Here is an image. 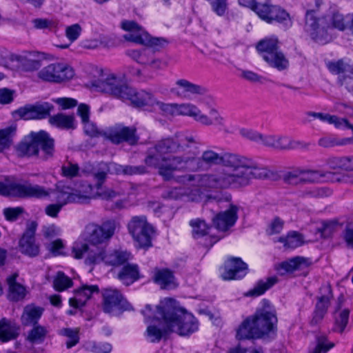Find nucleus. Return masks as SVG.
I'll return each instance as SVG.
<instances>
[{
    "instance_id": "e433bc0d",
    "label": "nucleus",
    "mask_w": 353,
    "mask_h": 353,
    "mask_svg": "<svg viewBox=\"0 0 353 353\" xmlns=\"http://www.w3.org/2000/svg\"><path fill=\"white\" fill-rule=\"evenodd\" d=\"M274 242L283 243L286 248H296L303 243V236L295 231L288 233L286 236H281L274 240Z\"/></svg>"
},
{
    "instance_id": "5fc2aeb1",
    "label": "nucleus",
    "mask_w": 353,
    "mask_h": 353,
    "mask_svg": "<svg viewBox=\"0 0 353 353\" xmlns=\"http://www.w3.org/2000/svg\"><path fill=\"white\" fill-rule=\"evenodd\" d=\"M301 169L296 168L286 172L283 176L285 183L292 185H302Z\"/></svg>"
},
{
    "instance_id": "2eb2a0df",
    "label": "nucleus",
    "mask_w": 353,
    "mask_h": 353,
    "mask_svg": "<svg viewBox=\"0 0 353 353\" xmlns=\"http://www.w3.org/2000/svg\"><path fill=\"white\" fill-rule=\"evenodd\" d=\"M263 145L278 150H286L296 148H307L310 143L296 141L287 136L265 134L263 138Z\"/></svg>"
},
{
    "instance_id": "bf43d9fd",
    "label": "nucleus",
    "mask_w": 353,
    "mask_h": 353,
    "mask_svg": "<svg viewBox=\"0 0 353 353\" xmlns=\"http://www.w3.org/2000/svg\"><path fill=\"white\" fill-rule=\"evenodd\" d=\"M79 167L77 164L68 162L61 167V174L63 176L72 179L80 176Z\"/></svg>"
},
{
    "instance_id": "6ab92c4d",
    "label": "nucleus",
    "mask_w": 353,
    "mask_h": 353,
    "mask_svg": "<svg viewBox=\"0 0 353 353\" xmlns=\"http://www.w3.org/2000/svg\"><path fill=\"white\" fill-rule=\"evenodd\" d=\"M119 167L116 163L101 161L90 169L87 168H83L81 172L85 174H91L97 181L95 185L97 189L100 190L107 179L108 174H117V169Z\"/></svg>"
},
{
    "instance_id": "603ef678",
    "label": "nucleus",
    "mask_w": 353,
    "mask_h": 353,
    "mask_svg": "<svg viewBox=\"0 0 353 353\" xmlns=\"http://www.w3.org/2000/svg\"><path fill=\"white\" fill-rule=\"evenodd\" d=\"M190 225L192 228V235L194 239H199L208 234L210 228L204 221L200 219L192 220L190 221Z\"/></svg>"
},
{
    "instance_id": "6e6d98bb",
    "label": "nucleus",
    "mask_w": 353,
    "mask_h": 353,
    "mask_svg": "<svg viewBox=\"0 0 353 353\" xmlns=\"http://www.w3.org/2000/svg\"><path fill=\"white\" fill-rule=\"evenodd\" d=\"M303 197L308 198H323L332 194V190L326 187L314 188L302 192Z\"/></svg>"
},
{
    "instance_id": "f8f14e48",
    "label": "nucleus",
    "mask_w": 353,
    "mask_h": 353,
    "mask_svg": "<svg viewBox=\"0 0 353 353\" xmlns=\"http://www.w3.org/2000/svg\"><path fill=\"white\" fill-rule=\"evenodd\" d=\"M72 254L77 259H82L85 256V263L90 265L104 261L105 257L103 248L81 242L74 243Z\"/></svg>"
},
{
    "instance_id": "8fccbe9b",
    "label": "nucleus",
    "mask_w": 353,
    "mask_h": 353,
    "mask_svg": "<svg viewBox=\"0 0 353 353\" xmlns=\"http://www.w3.org/2000/svg\"><path fill=\"white\" fill-rule=\"evenodd\" d=\"M125 54L139 64L146 65L150 63V52L145 49L128 50L125 51Z\"/></svg>"
},
{
    "instance_id": "49530a36",
    "label": "nucleus",
    "mask_w": 353,
    "mask_h": 353,
    "mask_svg": "<svg viewBox=\"0 0 353 353\" xmlns=\"http://www.w3.org/2000/svg\"><path fill=\"white\" fill-rule=\"evenodd\" d=\"M327 66L332 73L339 74V76L346 75L353 68V65H350L342 59L329 62Z\"/></svg>"
},
{
    "instance_id": "58836bf2",
    "label": "nucleus",
    "mask_w": 353,
    "mask_h": 353,
    "mask_svg": "<svg viewBox=\"0 0 353 353\" xmlns=\"http://www.w3.org/2000/svg\"><path fill=\"white\" fill-rule=\"evenodd\" d=\"M278 282L276 276H271L265 281H259L254 288L248 292L247 296H257L263 294L266 290L272 287Z\"/></svg>"
},
{
    "instance_id": "412c9836",
    "label": "nucleus",
    "mask_w": 353,
    "mask_h": 353,
    "mask_svg": "<svg viewBox=\"0 0 353 353\" xmlns=\"http://www.w3.org/2000/svg\"><path fill=\"white\" fill-rule=\"evenodd\" d=\"M53 110V105L44 102L19 108L15 113L24 120L41 119L49 116Z\"/></svg>"
},
{
    "instance_id": "e2e57ef3",
    "label": "nucleus",
    "mask_w": 353,
    "mask_h": 353,
    "mask_svg": "<svg viewBox=\"0 0 353 353\" xmlns=\"http://www.w3.org/2000/svg\"><path fill=\"white\" fill-rule=\"evenodd\" d=\"M157 104L163 114L167 117H175L177 112V103H165L157 101Z\"/></svg>"
},
{
    "instance_id": "a211bd4d",
    "label": "nucleus",
    "mask_w": 353,
    "mask_h": 353,
    "mask_svg": "<svg viewBox=\"0 0 353 353\" xmlns=\"http://www.w3.org/2000/svg\"><path fill=\"white\" fill-rule=\"evenodd\" d=\"M255 12L261 19L268 23L273 21L281 23L289 18V14L285 10L268 3H258L255 7Z\"/></svg>"
},
{
    "instance_id": "774afa93",
    "label": "nucleus",
    "mask_w": 353,
    "mask_h": 353,
    "mask_svg": "<svg viewBox=\"0 0 353 353\" xmlns=\"http://www.w3.org/2000/svg\"><path fill=\"white\" fill-rule=\"evenodd\" d=\"M212 10L219 16L225 14L227 10L226 0H210Z\"/></svg>"
},
{
    "instance_id": "c9c22d12",
    "label": "nucleus",
    "mask_w": 353,
    "mask_h": 353,
    "mask_svg": "<svg viewBox=\"0 0 353 353\" xmlns=\"http://www.w3.org/2000/svg\"><path fill=\"white\" fill-rule=\"evenodd\" d=\"M256 48L264 59L268 54L279 50L278 39L274 37L265 38L258 43Z\"/></svg>"
},
{
    "instance_id": "20e7f679",
    "label": "nucleus",
    "mask_w": 353,
    "mask_h": 353,
    "mask_svg": "<svg viewBox=\"0 0 353 353\" xmlns=\"http://www.w3.org/2000/svg\"><path fill=\"white\" fill-rule=\"evenodd\" d=\"M145 321L150 323L146 330V334L151 343H157L162 337L171 332L170 325L165 316H168L165 310L160 308V303L154 310L150 305H147L142 310Z\"/></svg>"
},
{
    "instance_id": "393cba45",
    "label": "nucleus",
    "mask_w": 353,
    "mask_h": 353,
    "mask_svg": "<svg viewBox=\"0 0 353 353\" xmlns=\"http://www.w3.org/2000/svg\"><path fill=\"white\" fill-rule=\"evenodd\" d=\"M121 28L128 32L123 35L125 41L144 45L147 43V32L133 21H125L121 23Z\"/></svg>"
},
{
    "instance_id": "f03ea898",
    "label": "nucleus",
    "mask_w": 353,
    "mask_h": 353,
    "mask_svg": "<svg viewBox=\"0 0 353 353\" xmlns=\"http://www.w3.org/2000/svg\"><path fill=\"white\" fill-rule=\"evenodd\" d=\"M277 322L275 308L268 301L263 300L262 306L242 322L237 330L236 338L241 340L270 337L275 334Z\"/></svg>"
},
{
    "instance_id": "bb28decb",
    "label": "nucleus",
    "mask_w": 353,
    "mask_h": 353,
    "mask_svg": "<svg viewBox=\"0 0 353 353\" xmlns=\"http://www.w3.org/2000/svg\"><path fill=\"white\" fill-rule=\"evenodd\" d=\"M94 292H99L97 285H82L80 288L75 290V297L70 299V305L74 308L83 306L86 301L91 298Z\"/></svg>"
},
{
    "instance_id": "052dcab7",
    "label": "nucleus",
    "mask_w": 353,
    "mask_h": 353,
    "mask_svg": "<svg viewBox=\"0 0 353 353\" xmlns=\"http://www.w3.org/2000/svg\"><path fill=\"white\" fill-rule=\"evenodd\" d=\"M336 225L337 222L335 221L323 222L322 226L316 229V232L320 234L321 237L327 238L334 232Z\"/></svg>"
},
{
    "instance_id": "ddd939ff",
    "label": "nucleus",
    "mask_w": 353,
    "mask_h": 353,
    "mask_svg": "<svg viewBox=\"0 0 353 353\" xmlns=\"http://www.w3.org/2000/svg\"><path fill=\"white\" fill-rule=\"evenodd\" d=\"M102 296L103 310L105 313L113 314L130 308V304L117 289H104Z\"/></svg>"
},
{
    "instance_id": "09e8293b",
    "label": "nucleus",
    "mask_w": 353,
    "mask_h": 353,
    "mask_svg": "<svg viewBox=\"0 0 353 353\" xmlns=\"http://www.w3.org/2000/svg\"><path fill=\"white\" fill-rule=\"evenodd\" d=\"M117 166L119 167L117 169V174H123V175H137V174H143L148 172L147 168L145 165H122L117 163Z\"/></svg>"
},
{
    "instance_id": "f257e3e1",
    "label": "nucleus",
    "mask_w": 353,
    "mask_h": 353,
    "mask_svg": "<svg viewBox=\"0 0 353 353\" xmlns=\"http://www.w3.org/2000/svg\"><path fill=\"white\" fill-rule=\"evenodd\" d=\"M199 144L194 134L179 132L149 148L144 162L157 169L165 181L185 185L196 181L200 186L210 189L241 188L250 185L252 179L277 178L276 172L237 153L221 154L206 149L198 157Z\"/></svg>"
},
{
    "instance_id": "0e129e2a",
    "label": "nucleus",
    "mask_w": 353,
    "mask_h": 353,
    "mask_svg": "<svg viewBox=\"0 0 353 353\" xmlns=\"http://www.w3.org/2000/svg\"><path fill=\"white\" fill-rule=\"evenodd\" d=\"M81 31L82 28L81 26L78 23H75L66 27L65 36L71 42H74L79 38Z\"/></svg>"
},
{
    "instance_id": "338daca9",
    "label": "nucleus",
    "mask_w": 353,
    "mask_h": 353,
    "mask_svg": "<svg viewBox=\"0 0 353 353\" xmlns=\"http://www.w3.org/2000/svg\"><path fill=\"white\" fill-rule=\"evenodd\" d=\"M23 212V209L21 207L8 208L3 210L6 219L10 221H16Z\"/></svg>"
},
{
    "instance_id": "9d476101",
    "label": "nucleus",
    "mask_w": 353,
    "mask_h": 353,
    "mask_svg": "<svg viewBox=\"0 0 353 353\" xmlns=\"http://www.w3.org/2000/svg\"><path fill=\"white\" fill-rule=\"evenodd\" d=\"M74 75L72 68L63 63H50L37 73L38 78L42 81L57 83L69 81Z\"/></svg>"
},
{
    "instance_id": "a19ab883",
    "label": "nucleus",
    "mask_w": 353,
    "mask_h": 353,
    "mask_svg": "<svg viewBox=\"0 0 353 353\" xmlns=\"http://www.w3.org/2000/svg\"><path fill=\"white\" fill-rule=\"evenodd\" d=\"M327 175L332 176V173L323 172L314 170L301 169L302 185L306 183H318L321 181V178L326 177Z\"/></svg>"
},
{
    "instance_id": "473e14b6",
    "label": "nucleus",
    "mask_w": 353,
    "mask_h": 353,
    "mask_svg": "<svg viewBox=\"0 0 353 353\" xmlns=\"http://www.w3.org/2000/svg\"><path fill=\"white\" fill-rule=\"evenodd\" d=\"M264 60L268 64L279 71L286 70L289 66V61L285 54L280 50H277L272 54H268Z\"/></svg>"
},
{
    "instance_id": "a18cd8bd",
    "label": "nucleus",
    "mask_w": 353,
    "mask_h": 353,
    "mask_svg": "<svg viewBox=\"0 0 353 353\" xmlns=\"http://www.w3.org/2000/svg\"><path fill=\"white\" fill-rule=\"evenodd\" d=\"M32 137L30 142H22L18 147V150L24 155L39 156V149L37 147V143L36 139V134L34 132L31 133Z\"/></svg>"
},
{
    "instance_id": "680f3d73",
    "label": "nucleus",
    "mask_w": 353,
    "mask_h": 353,
    "mask_svg": "<svg viewBox=\"0 0 353 353\" xmlns=\"http://www.w3.org/2000/svg\"><path fill=\"white\" fill-rule=\"evenodd\" d=\"M240 134L243 137L253 141L260 142L263 145V138L265 135L257 132L255 130L249 128H241Z\"/></svg>"
},
{
    "instance_id": "dca6fc26",
    "label": "nucleus",
    "mask_w": 353,
    "mask_h": 353,
    "mask_svg": "<svg viewBox=\"0 0 353 353\" xmlns=\"http://www.w3.org/2000/svg\"><path fill=\"white\" fill-rule=\"evenodd\" d=\"M97 90L108 93L110 95L121 100L125 89L128 85L114 75L108 77L104 80H98L92 83Z\"/></svg>"
},
{
    "instance_id": "864d4df0",
    "label": "nucleus",
    "mask_w": 353,
    "mask_h": 353,
    "mask_svg": "<svg viewBox=\"0 0 353 353\" xmlns=\"http://www.w3.org/2000/svg\"><path fill=\"white\" fill-rule=\"evenodd\" d=\"M79 328H63L59 331L61 335L68 338L66 342L67 348L70 349L79 342Z\"/></svg>"
},
{
    "instance_id": "79ce46f5",
    "label": "nucleus",
    "mask_w": 353,
    "mask_h": 353,
    "mask_svg": "<svg viewBox=\"0 0 353 353\" xmlns=\"http://www.w3.org/2000/svg\"><path fill=\"white\" fill-rule=\"evenodd\" d=\"M350 310L343 309L342 310H336L334 313V330L343 333L347 326L349 321Z\"/></svg>"
},
{
    "instance_id": "9b49d317",
    "label": "nucleus",
    "mask_w": 353,
    "mask_h": 353,
    "mask_svg": "<svg viewBox=\"0 0 353 353\" xmlns=\"http://www.w3.org/2000/svg\"><path fill=\"white\" fill-rule=\"evenodd\" d=\"M117 222L114 219H108L101 225L90 223L86 226L87 240L91 245H98L108 241L114 234Z\"/></svg>"
},
{
    "instance_id": "4468645a",
    "label": "nucleus",
    "mask_w": 353,
    "mask_h": 353,
    "mask_svg": "<svg viewBox=\"0 0 353 353\" xmlns=\"http://www.w3.org/2000/svg\"><path fill=\"white\" fill-rule=\"evenodd\" d=\"M136 129L133 127H127L119 124L110 128L103 135L114 144L128 142L134 144L137 141L135 135Z\"/></svg>"
},
{
    "instance_id": "4c0bfd02",
    "label": "nucleus",
    "mask_w": 353,
    "mask_h": 353,
    "mask_svg": "<svg viewBox=\"0 0 353 353\" xmlns=\"http://www.w3.org/2000/svg\"><path fill=\"white\" fill-rule=\"evenodd\" d=\"M32 57L31 54L17 57V61L19 63V67L22 70L32 72L41 68V61L33 59Z\"/></svg>"
},
{
    "instance_id": "72a5a7b5",
    "label": "nucleus",
    "mask_w": 353,
    "mask_h": 353,
    "mask_svg": "<svg viewBox=\"0 0 353 353\" xmlns=\"http://www.w3.org/2000/svg\"><path fill=\"white\" fill-rule=\"evenodd\" d=\"M118 278L126 285L132 283L139 278L138 266L134 264L124 265L118 274Z\"/></svg>"
},
{
    "instance_id": "39448f33",
    "label": "nucleus",
    "mask_w": 353,
    "mask_h": 353,
    "mask_svg": "<svg viewBox=\"0 0 353 353\" xmlns=\"http://www.w3.org/2000/svg\"><path fill=\"white\" fill-rule=\"evenodd\" d=\"M51 192L50 189L47 190L43 186L32 185L28 181L19 182L6 179L4 182H0V194L3 196L43 199L48 196Z\"/></svg>"
},
{
    "instance_id": "c03bdc74",
    "label": "nucleus",
    "mask_w": 353,
    "mask_h": 353,
    "mask_svg": "<svg viewBox=\"0 0 353 353\" xmlns=\"http://www.w3.org/2000/svg\"><path fill=\"white\" fill-rule=\"evenodd\" d=\"M154 280L161 285L162 288H166L173 283L174 276L169 270H158L154 274Z\"/></svg>"
},
{
    "instance_id": "4be33fe9",
    "label": "nucleus",
    "mask_w": 353,
    "mask_h": 353,
    "mask_svg": "<svg viewBox=\"0 0 353 353\" xmlns=\"http://www.w3.org/2000/svg\"><path fill=\"white\" fill-rule=\"evenodd\" d=\"M238 207L230 204V208L224 212L218 213L212 219L214 227L219 231L225 232L236 223L238 215Z\"/></svg>"
},
{
    "instance_id": "c85d7f7f",
    "label": "nucleus",
    "mask_w": 353,
    "mask_h": 353,
    "mask_svg": "<svg viewBox=\"0 0 353 353\" xmlns=\"http://www.w3.org/2000/svg\"><path fill=\"white\" fill-rule=\"evenodd\" d=\"M312 264L310 259L303 256H296L281 263L278 270L281 274L301 270L309 267Z\"/></svg>"
},
{
    "instance_id": "4d7b16f0",
    "label": "nucleus",
    "mask_w": 353,
    "mask_h": 353,
    "mask_svg": "<svg viewBox=\"0 0 353 353\" xmlns=\"http://www.w3.org/2000/svg\"><path fill=\"white\" fill-rule=\"evenodd\" d=\"M316 346L309 353H325L334 347V343L327 341L325 336H319L316 339Z\"/></svg>"
},
{
    "instance_id": "2f4dec72",
    "label": "nucleus",
    "mask_w": 353,
    "mask_h": 353,
    "mask_svg": "<svg viewBox=\"0 0 353 353\" xmlns=\"http://www.w3.org/2000/svg\"><path fill=\"white\" fill-rule=\"evenodd\" d=\"M332 298L333 294L331 285L328 283L323 285L319 289V295L316 298L317 302L315 308L327 313Z\"/></svg>"
},
{
    "instance_id": "0eeeda50",
    "label": "nucleus",
    "mask_w": 353,
    "mask_h": 353,
    "mask_svg": "<svg viewBox=\"0 0 353 353\" xmlns=\"http://www.w3.org/2000/svg\"><path fill=\"white\" fill-rule=\"evenodd\" d=\"M188 116L192 117L196 121L204 125H224V118L215 108H211L209 116L203 114L195 105L190 103H177L176 116Z\"/></svg>"
},
{
    "instance_id": "b1692460",
    "label": "nucleus",
    "mask_w": 353,
    "mask_h": 353,
    "mask_svg": "<svg viewBox=\"0 0 353 353\" xmlns=\"http://www.w3.org/2000/svg\"><path fill=\"white\" fill-rule=\"evenodd\" d=\"M177 88L171 89V92L174 95L185 98L192 95H204L208 92V89L201 85L191 83L190 81L181 79L176 81Z\"/></svg>"
},
{
    "instance_id": "3c124183",
    "label": "nucleus",
    "mask_w": 353,
    "mask_h": 353,
    "mask_svg": "<svg viewBox=\"0 0 353 353\" xmlns=\"http://www.w3.org/2000/svg\"><path fill=\"white\" fill-rule=\"evenodd\" d=\"M16 128L10 126L0 130V152L8 148L12 144V137L14 134Z\"/></svg>"
},
{
    "instance_id": "f704fd0d",
    "label": "nucleus",
    "mask_w": 353,
    "mask_h": 353,
    "mask_svg": "<svg viewBox=\"0 0 353 353\" xmlns=\"http://www.w3.org/2000/svg\"><path fill=\"white\" fill-rule=\"evenodd\" d=\"M18 330L15 325L6 319L0 321V340L2 342L15 339L19 336Z\"/></svg>"
},
{
    "instance_id": "6e6552de",
    "label": "nucleus",
    "mask_w": 353,
    "mask_h": 353,
    "mask_svg": "<svg viewBox=\"0 0 353 353\" xmlns=\"http://www.w3.org/2000/svg\"><path fill=\"white\" fill-rule=\"evenodd\" d=\"M128 229L139 248H148L152 246L154 229L148 223L145 216H133L128 224Z\"/></svg>"
},
{
    "instance_id": "1a4fd4ad",
    "label": "nucleus",
    "mask_w": 353,
    "mask_h": 353,
    "mask_svg": "<svg viewBox=\"0 0 353 353\" xmlns=\"http://www.w3.org/2000/svg\"><path fill=\"white\" fill-rule=\"evenodd\" d=\"M82 190H76L74 192L70 191L68 186H57L54 191L57 203L63 207L70 203H87L92 197L93 186L89 183L82 185Z\"/></svg>"
},
{
    "instance_id": "f3484780",
    "label": "nucleus",
    "mask_w": 353,
    "mask_h": 353,
    "mask_svg": "<svg viewBox=\"0 0 353 353\" xmlns=\"http://www.w3.org/2000/svg\"><path fill=\"white\" fill-rule=\"evenodd\" d=\"M121 101L128 102L135 107L152 106L157 103L154 95L145 90L137 91L128 85L125 90Z\"/></svg>"
},
{
    "instance_id": "cd10ccee",
    "label": "nucleus",
    "mask_w": 353,
    "mask_h": 353,
    "mask_svg": "<svg viewBox=\"0 0 353 353\" xmlns=\"http://www.w3.org/2000/svg\"><path fill=\"white\" fill-rule=\"evenodd\" d=\"M19 276L17 272H14L8 276L6 279V282L8 285V299L12 301H19L23 300L26 295V288L17 282V279Z\"/></svg>"
},
{
    "instance_id": "5701e85b",
    "label": "nucleus",
    "mask_w": 353,
    "mask_h": 353,
    "mask_svg": "<svg viewBox=\"0 0 353 353\" xmlns=\"http://www.w3.org/2000/svg\"><path fill=\"white\" fill-rule=\"evenodd\" d=\"M247 270V264L241 259L232 258L225 263L221 277L224 280L239 279L245 276Z\"/></svg>"
},
{
    "instance_id": "423d86ee",
    "label": "nucleus",
    "mask_w": 353,
    "mask_h": 353,
    "mask_svg": "<svg viewBox=\"0 0 353 353\" xmlns=\"http://www.w3.org/2000/svg\"><path fill=\"white\" fill-rule=\"evenodd\" d=\"M303 28L316 42H327L331 28L330 21L324 16L319 17L314 10H308L305 14Z\"/></svg>"
},
{
    "instance_id": "13d9d810",
    "label": "nucleus",
    "mask_w": 353,
    "mask_h": 353,
    "mask_svg": "<svg viewBox=\"0 0 353 353\" xmlns=\"http://www.w3.org/2000/svg\"><path fill=\"white\" fill-rule=\"evenodd\" d=\"M347 143L348 139L339 140L334 137H323L318 141L319 145L325 148H332L335 145H345Z\"/></svg>"
},
{
    "instance_id": "de8ad7c7",
    "label": "nucleus",
    "mask_w": 353,
    "mask_h": 353,
    "mask_svg": "<svg viewBox=\"0 0 353 353\" xmlns=\"http://www.w3.org/2000/svg\"><path fill=\"white\" fill-rule=\"evenodd\" d=\"M73 282L62 272H58L53 281L55 290L62 292L72 286Z\"/></svg>"
},
{
    "instance_id": "ea45409f",
    "label": "nucleus",
    "mask_w": 353,
    "mask_h": 353,
    "mask_svg": "<svg viewBox=\"0 0 353 353\" xmlns=\"http://www.w3.org/2000/svg\"><path fill=\"white\" fill-rule=\"evenodd\" d=\"M130 253L125 251L115 250L108 254H105L104 262L113 266L123 265L130 259Z\"/></svg>"
},
{
    "instance_id": "37998d69",
    "label": "nucleus",
    "mask_w": 353,
    "mask_h": 353,
    "mask_svg": "<svg viewBox=\"0 0 353 353\" xmlns=\"http://www.w3.org/2000/svg\"><path fill=\"white\" fill-rule=\"evenodd\" d=\"M33 325L32 329L29 332L27 339L32 343H43L48 333L47 328L39 324Z\"/></svg>"
},
{
    "instance_id": "aec40b11",
    "label": "nucleus",
    "mask_w": 353,
    "mask_h": 353,
    "mask_svg": "<svg viewBox=\"0 0 353 353\" xmlns=\"http://www.w3.org/2000/svg\"><path fill=\"white\" fill-rule=\"evenodd\" d=\"M37 224L32 221L28 225L27 229L19 241V249L21 253L30 257H34L39 253V246L35 242V231Z\"/></svg>"
},
{
    "instance_id": "7ed1b4c3",
    "label": "nucleus",
    "mask_w": 353,
    "mask_h": 353,
    "mask_svg": "<svg viewBox=\"0 0 353 353\" xmlns=\"http://www.w3.org/2000/svg\"><path fill=\"white\" fill-rule=\"evenodd\" d=\"M160 308L165 310L168 313L165 319L170 325L171 332L185 336L198 330L199 324L195 317L185 309L179 307L175 299H164L160 302Z\"/></svg>"
},
{
    "instance_id": "69168bd1",
    "label": "nucleus",
    "mask_w": 353,
    "mask_h": 353,
    "mask_svg": "<svg viewBox=\"0 0 353 353\" xmlns=\"http://www.w3.org/2000/svg\"><path fill=\"white\" fill-rule=\"evenodd\" d=\"M339 83L341 86H345L348 92L353 93V68L346 75L339 77Z\"/></svg>"
},
{
    "instance_id": "a878e982",
    "label": "nucleus",
    "mask_w": 353,
    "mask_h": 353,
    "mask_svg": "<svg viewBox=\"0 0 353 353\" xmlns=\"http://www.w3.org/2000/svg\"><path fill=\"white\" fill-rule=\"evenodd\" d=\"M39 157L48 159L53 157L54 152V139L45 131L35 133Z\"/></svg>"
},
{
    "instance_id": "7c9ffc66",
    "label": "nucleus",
    "mask_w": 353,
    "mask_h": 353,
    "mask_svg": "<svg viewBox=\"0 0 353 353\" xmlns=\"http://www.w3.org/2000/svg\"><path fill=\"white\" fill-rule=\"evenodd\" d=\"M43 309L34 305H27L24 309L21 317V323L23 325L37 324L41 318Z\"/></svg>"
},
{
    "instance_id": "c756f323",
    "label": "nucleus",
    "mask_w": 353,
    "mask_h": 353,
    "mask_svg": "<svg viewBox=\"0 0 353 353\" xmlns=\"http://www.w3.org/2000/svg\"><path fill=\"white\" fill-rule=\"evenodd\" d=\"M48 122L52 126L65 130H74L77 127L75 117L73 114L57 113L50 116Z\"/></svg>"
}]
</instances>
